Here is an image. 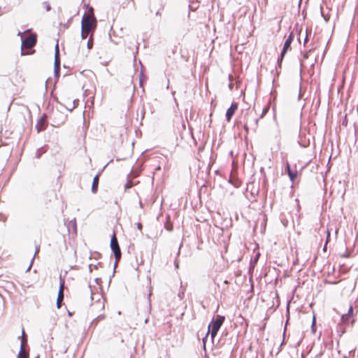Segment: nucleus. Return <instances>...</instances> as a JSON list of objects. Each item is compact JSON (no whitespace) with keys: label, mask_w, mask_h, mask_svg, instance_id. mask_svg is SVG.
<instances>
[{"label":"nucleus","mask_w":358,"mask_h":358,"mask_svg":"<svg viewBox=\"0 0 358 358\" xmlns=\"http://www.w3.org/2000/svg\"><path fill=\"white\" fill-rule=\"evenodd\" d=\"M96 24L97 21L94 14V9L92 7H89L87 13L83 16L81 29L93 34L96 28Z\"/></svg>","instance_id":"obj_1"},{"label":"nucleus","mask_w":358,"mask_h":358,"mask_svg":"<svg viewBox=\"0 0 358 358\" xmlns=\"http://www.w3.org/2000/svg\"><path fill=\"white\" fill-rule=\"evenodd\" d=\"M37 42V36L36 34H31L29 36L24 38L22 42L21 45V55H27L33 54L35 50L28 52L27 50L32 48Z\"/></svg>","instance_id":"obj_2"},{"label":"nucleus","mask_w":358,"mask_h":358,"mask_svg":"<svg viewBox=\"0 0 358 358\" xmlns=\"http://www.w3.org/2000/svg\"><path fill=\"white\" fill-rule=\"evenodd\" d=\"M224 321V317L221 315H217L215 320H213L212 322L208 325V331L207 335L210 333L212 338H214L217 335V331L220 328L222 325Z\"/></svg>","instance_id":"obj_3"},{"label":"nucleus","mask_w":358,"mask_h":358,"mask_svg":"<svg viewBox=\"0 0 358 358\" xmlns=\"http://www.w3.org/2000/svg\"><path fill=\"white\" fill-rule=\"evenodd\" d=\"M59 103L63 105L68 110L72 111L78 106V100H76L73 96L63 94Z\"/></svg>","instance_id":"obj_4"},{"label":"nucleus","mask_w":358,"mask_h":358,"mask_svg":"<svg viewBox=\"0 0 358 358\" xmlns=\"http://www.w3.org/2000/svg\"><path fill=\"white\" fill-rule=\"evenodd\" d=\"M110 248L114 253L116 262H119L121 258L122 253L115 234H114L111 238Z\"/></svg>","instance_id":"obj_5"},{"label":"nucleus","mask_w":358,"mask_h":358,"mask_svg":"<svg viewBox=\"0 0 358 358\" xmlns=\"http://www.w3.org/2000/svg\"><path fill=\"white\" fill-rule=\"evenodd\" d=\"M294 40V34L291 32L287 38H286L284 45L283 48L280 54V60L282 61L287 53V52L289 50H291V44Z\"/></svg>","instance_id":"obj_6"},{"label":"nucleus","mask_w":358,"mask_h":358,"mask_svg":"<svg viewBox=\"0 0 358 358\" xmlns=\"http://www.w3.org/2000/svg\"><path fill=\"white\" fill-rule=\"evenodd\" d=\"M65 286V280L64 278L60 277L59 279V289L58 292L57 299V308L59 309L62 307V303L64 299V289Z\"/></svg>","instance_id":"obj_7"},{"label":"nucleus","mask_w":358,"mask_h":358,"mask_svg":"<svg viewBox=\"0 0 358 358\" xmlns=\"http://www.w3.org/2000/svg\"><path fill=\"white\" fill-rule=\"evenodd\" d=\"M238 109V103H232L231 106L227 109L226 112V119L228 122L231 121V117Z\"/></svg>","instance_id":"obj_8"},{"label":"nucleus","mask_w":358,"mask_h":358,"mask_svg":"<svg viewBox=\"0 0 358 358\" xmlns=\"http://www.w3.org/2000/svg\"><path fill=\"white\" fill-rule=\"evenodd\" d=\"M352 315H353V307H352V306H350L349 307L348 313L343 314L342 315V317H341L342 322L344 323L349 322V321L352 318Z\"/></svg>","instance_id":"obj_9"},{"label":"nucleus","mask_w":358,"mask_h":358,"mask_svg":"<svg viewBox=\"0 0 358 358\" xmlns=\"http://www.w3.org/2000/svg\"><path fill=\"white\" fill-rule=\"evenodd\" d=\"M99 182V175H96L92 181V192L93 193H96L98 190V185Z\"/></svg>","instance_id":"obj_10"},{"label":"nucleus","mask_w":358,"mask_h":358,"mask_svg":"<svg viewBox=\"0 0 358 358\" xmlns=\"http://www.w3.org/2000/svg\"><path fill=\"white\" fill-rule=\"evenodd\" d=\"M29 352H27L25 349H24V347L23 346H21L20 348V350L19 352V355H18V358H29Z\"/></svg>","instance_id":"obj_11"},{"label":"nucleus","mask_w":358,"mask_h":358,"mask_svg":"<svg viewBox=\"0 0 358 358\" xmlns=\"http://www.w3.org/2000/svg\"><path fill=\"white\" fill-rule=\"evenodd\" d=\"M36 128L38 131L45 129V120L43 118H41L38 121Z\"/></svg>","instance_id":"obj_12"},{"label":"nucleus","mask_w":358,"mask_h":358,"mask_svg":"<svg viewBox=\"0 0 358 358\" xmlns=\"http://www.w3.org/2000/svg\"><path fill=\"white\" fill-rule=\"evenodd\" d=\"M298 172L296 170L292 171V172L289 173L288 176L290 178V180L293 182L297 177Z\"/></svg>","instance_id":"obj_13"},{"label":"nucleus","mask_w":358,"mask_h":358,"mask_svg":"<svg viewBox=\"0 0 358 358\" xmlns=\"http://www.w3.org/2000/svg\"><path fill=\"white\" fill-rule=\"evenodd\" d=\"M20 338H21V346L24 347V343L27 342V338L24 329H22V336Z\"/></svg>","instance_id":"obj_14"},{"label":"nucleus","mask_w":358,"mask_h":358,"mask_svg":"<svg viewBox=\"0 0 358 358\" xmlns=\"http://www.w3.org/2000/svg\"><path fill=\"white\" fill-rule=\"evenodd\" d=\"M93 46V34H91L90 37L87 41V48L91 49Z\"/></svg>","instance_id":"obj_15"},{"label":"nucleus","mask_w":358,"mask_h":358,"mask_svg":"<svg viewBox=\"0 0 358 358\" xmlns=\"http://www.w3.org/2000/svg\"><path fill=\"white\" fill-rule=\"evenodd\" d=\"M90 34H91L90 31H86L85 29H81V37L83 39H85Z\"/></svg>","instance_id":"obj_16"},{"label":"nucleus","mask_w":358,"mask_h":358,"mask_svg":"<svg viewBox=\"0 0 358 358\" xmlns=\"http://www.w3.org/2000/svg\"><path fill=\"white\" fill-rule=\"evenodd\" d=\"M113 335L114 337H118L119 339H120V343H123L124 342V340L122 338V336L120 332H119V331L115 332H115L113 333Z\"/></svg>","instance_id":"obj_17"},{"label":"nucleus","mask_w":358,"mask_h":358,"mask_svg":"<svg viewBox=\"0 0 358 358\" xmlns=\"http://www.w3.org/2000/svg\"><path fill=\"white\" fill-rule=\"evenodd\" d=\"M59 62V47L58 45H57L55 48V64Z\"/></svg>","instance_id":"obj_18"},{"label":"nucleus","mask_w":358,"mask_h":358,"mask_svg":"<svg viewBox=\"0 0 358 358\" xmlns=\"http://www.w3.org/2000/svg\"><path fill=\"white\" fill-rule=\"evenodd\" d=\"M133 187V182L130 180L127 181V182L124 185V189H128Z\"/></svg>","instance_id":"obj_19"},{"label":"nucleus","mask_w":358,"mask_h":358,"mask_svg":"<svg viewBox=\"0 0 358 358\" xmlns=\"http://www.w3.org/2000/svg\"><path fill=\"white\" fill-rule=\"evenodd\" d=\"M44 5H45V8L47 11L50 10L51 7H50V6L48 3H45Z\"/></svg>","instance_id":"obj_20"},{"label":"nucleus","mask_w":358,"mask_h":358,"mask_svg":"<svg viewBox=\"0 0 358 358\" xmlns=\"http://www.w3.org/2000/svg\"><path fill=\"white\" fill-rule=\"evenodd\" d=\"M137 228H138V229H139L140 231H141V230H142V229H143V225H142V224H141V222H138V223H137Z\"/></svg>","instance_id":"obj_21"},{"label":"nucleus","mask_w":358,"mask_h":358,"mask_svg":"<svg viewBox=\"0 0 358 358\" xmlns=\"http://www.w3.org/2000/svg\"><path fill=\"white\" fill-rule=\"evenodd\" d=\"M286 170L287 171V174H289V173L292 172V170L290 169V166L289 164H287Z\"/></svg>","instance_id":"obj_22"},{"label":"nucleus","mask_w":358,"mask_h":358,"mask_svg":"<svg viewBox=\"0 0 358 358\" xmlns=\"http://www.w3.org/2000/svg\"><path fill=\"white\" fill-rule=\"evenodd\" d=\"M329 237H330V231L329 230H327V237L326 244H327V243L329 242Z\"/></svg>","instance_id":"obj_23"},{"label":"nucleus","mask_w":358,"mask_h":358,"mask_svg":"<svg viewBox=\"0 0 358 358\" xmlns=\"http://www.w3.org/2000/svg\"><path fill=\"white\" fill-rule=\"evenodd\" d=\"M244 129H245V130L247 132L248 131V125L245 124V125H244Z\"/></svg>","instance_id":"obj_24"},{"label":"nucleus","mask_w":358,"mask_h":358,"mask_svg":"<svg viewBox=\"0 0 358 358\" xmlns=\"http://www.w3.org/2000/svg\"><path fill=\"white\" fill-rule=\"evenodd\" d=\"M315 317H313V327L315 326Z\"/></svg>","instance_id":"obj_25"},{"label":"nucleus","mask_w":358,"mask_h":358,"mask_svg":"<svg viewBox=\"0 0 358 358\" xmlns=\"http://www.w3.org/2000/svg\"><path fill=\"white\" fill-rule=\"evenodd\" d=\"M166 229H167L168 230H169V231H171V230H172V226H171L170 228L166 227Z\"/></svg>","instance_id":"obj_26"},{"label":"nucleus","mask_w":358,"mask_h":358,"mask_svg":"<svg viewBox=\"0 0 358 358\" xmlns=\"http://www.w3.org/2000/svg\"><path fill=\"white\" fill-rule=\"evenodd\" d=\"M307 41H308V37L306 36L304 43H306L307 42Z\"/></svg>","instance_id":"obj_27"},{"label":"nucleus","mask_w":358,"mask_h":358,"mask_svg":"<svg viewBox=\"0 0 358 358\" xmlns=\"http://www.w3.org/2000/svg\"><path fill=\"white\" fill-rule=\"evenodd\" d=\"M357 47H358V44H357Z\"/></svg>","instance_id":"obj_28"}]
</instances>
